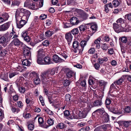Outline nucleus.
<instances>
[{
    "mask_svg": "<svg viewBox=\"0 0 131 131\" xmlns=\"http://www.w3.org/2000/svg\"><path fill=\"white\" fill-rule=\"evenodd\" d=\"M71 82L69 80H66L63 82V84L64 85L66 86H69Z\"/></svg>",
    "mask_w": 131,
    "mask_h": 131,
    "instance_id": "a18cd8bd",
    "label": "nucleus"
},
{
    "mask_svg": "<svg viewBox=\"0 0 131 131\" xmlns=\"http://www.w3.org/2000/svg\"><path fill=\"white\" fill-rule=\"evenodd\" d=\"M100 84V85L101 86H105L107 84V82H106L105 81L101 80L99 82Z\"/></svg>",
    "mask_w": 131,
    "mask_h": 131,
    "instance_id": "052dcab7",
    "label": "nucleus"
},
{
    "mask_svg": "<svg viewBox=\"0 0 131 131\" xmlns=\"http://www.w3.org/2000/svg\"><path fill=\"white\" fill-rule=\"evenodd\" d=\"M111 111L113 113L115 114H121V111L116 108L113 107L111 109Z\"/></svg>",
    "mask_w": 131,
    "mask_h": 131,
    "instance_id": "c756f323",
    "label": "nucleus"
},
{
    "mask_svg": "<svg viewBox=\"0 0 131 131\" xmlns=\"http://www.w3.org/2000/svg\"><path fill=\"white\" fill-rule=\"evenodd\" d=\"M39 78V75H38L34 79V84L36 85H37L40 84L41 80Z\"/></svg>",
    "mask_w": 131,
    "mask_h": 131,
    "instance_id": "cd10ccee",
    "label": "nucleus"
},
{
    "mask_svg": "<svg viewBox=\"0 0 131 131\" xmlns=\"http://www.w3.org/2000/svg\"><path fill=\"white\" fill-rule=\"evenodd\" d=\"M18 89L20 93H24L26 90L25 88L23 86H21Z\"/></svg>",
    "mask_w": 131,
    "mask_h": 131,
    "instance_id": "c03bdc74",
    "label": "nucleus"
},
{
    "mask_svg": "<svg viewBox=\"0 0 131 131\" xmlns=\"http://www.w3.org/2000/svg\"><path fill=\"white\" fill-rule=\"evenodd\" d=\"M52 59L53 61L56 63L62 62L64 61V59L59 57L56 54H54L53 56Z\"/></svg>",
    "mask_w": 131,
    "mask_h": 131,
    "instance_id": "ddd939ff",
    "label": "nucleus"
},
{
    "mask_svg": "<svg viewBox=\"0 0 131 131\" xmlns=\"http://www.w3.org/2000/svg\"><path fill=\"white\" fill-rule=\"evenodd\" d=\"M47 123L49 126L52 125L54 124V121L52 119L49 118L47 120Z\"/></svg>",
    "mask_w": 131,
    "mask_h": 131,
    "instance_id": "3c124183",
    "label": "nucleus"
},
{
    "mask_svg": "<svg viewBox=\"0 0 131 131\" xmlns=\"http://www.w3.org/2000/svg\"><path fill=\"white\" fill-rule=\"evenodd\" d=\"M0 53V56H5L6 54L7 53L6 51L5 50L3 49L1 51Z\"/></svg>",
    "mask_w": 131,
    "mask_h": 131,
    "instance_id": "603ef678",
    "label": "nucleus"
},
{
    "mask_svg": "<svg viewBox=\"0 0 131 131\" xmlns=\"http://www.w3.org/2000/svg\"><path fill=\"white\" fill-rule=\"evenodd\" d=\"M43 57H37V63L40 64H43L44 62H43V60H42V58Z\"/></svg>",
    "mask_w": 131,
    "mask_h": 131,
    "instance_id": "e433bc0d",
    "label": "nucleus"
},
{
    "mask_svg": "<svg viewBox=\"0 0 131 131\" xmlns=\"http://www.w3.org/2000/svg\"><path fill=\"white\" fill-rule=\"evenodd\" d=\"M101 117L103 123H107L109 120V116L106 113H104Z\"/></svg>",
    "mask_w": 131,
    "mask_h": 131,
    "instance_id": "f3484780",
    "label": "nucleus"
},
{
    "mask_svg": "<svg viewBox=\"0 0 131 131\" xmlns=\"http://www.w3.org/2000/svg\"><path fill=\"white\" fill-rule=\"evenodd\" d=\"M126 18L129 20H131V13L127 14L125 15Z\"/></svg>",
    "mask_w": 131,
    "mask_h": 131,
    "instance_id": "774afa93",
    "label": "nucleus"
},
{
    "mask_svg": "<svg viewBox=\"0 0 131 131\" xmlns=\"http://www.w3.org/2000/svg\"><path fill=\"white\" fill-rule=\"evenodd\" d=\"M75 74V73L73 71H69L67 73L66 75L68 78H70L74 76Z\"/></svg>",
    "mask_w": 131,
    "mask_h": 131,
    "instance_id": "7c9ffc66",
    "label": "nucleus"
},
{
    "mask_svg": "<svg viewBox=\"0 0 131 131\" xmlns=\"http://www.w3.org/2000/svg\"><path fill=\"white\" fill-rule=\"evenodd\" d=\"M9 41L6 33L0 38V43L1 44H5Z\"/></svg>",
    "mask_w": 131,
    "mask_h": 131,
    "instance_id": "9d476101",
    "label": "nucleus"
},
{
    "mask_svg": "<svg viewBox=\"0 0 131 131\" xmlns=\"http://www.w3.org/2000/svg\"><path fill=\"white\" fill-rule=\"evenodd\" d=\"M20 3V2L19 0H15L12 2L11 7H13L15 6H18Z\"/></svg>",
    "mask_w": 131,
    "mask_h": 131,
    "instance_id": "bb28decb",
    "label": "nucleus"
},
{
    "mask_svg": "<svg viewBox=\"0 0 131 131\" xmlns=\"http://www.w3.org/2000/svg\"><path fill=\"white\" fill-rule=\"evenodd\" d=\"M93 66L95 69L99 70L100 65L98 63H95L93 64Z\"/></svg>",
    "mask_w": 131,
    "mask_h": 131,
    "instance_id": "4d7b16f0",
    "label": "nucleus"
},
{
    "mask_svg": "<svg viewBox=\"0 0 131 131\" xmlns=\"http://www.w3.org/2000/svg\"><path fill=\"white\" fill-rule=\"evenodd\" d=\"M31 14V13L30 11L25 9L22 17L23 19H25L28 20Z\"/></svg>",
    "mask_w": 131,
    "mask_h": 131,
    "instance_id": "2eb2a0df",
    "label": "nucleus"
},
{
    "mask_svg": "<svg viewBox=\"0 0 131 131\" xmlns=\"http://www.w3.org/2000/svg\"><path fill=\"white\" fill-rule=\"evenodd\" d=\"M15 46H21L23 45V43L20 42L18 38L14 39L13 41Z\"/></svg>",
    "mask_w": 131,
    "mask_h": 131,
    "instance_id": "4be33fe9",
    "label": "nucleus"
},
{
    "mask_svg": "<svg viewBox=\"0 0 131 131\" xmlns=\"http://www.w3.org/2000/svg\"><path fill=\"white\" fill-rule=\"evenodd\" d=\"M18 73L17 72H10L9 74V77L11 78L14 77L15 75H17Z\"/></svg>",
    "mask_w": 131,
    "mask_h": 131,
    "instance_id": "ea45409f",
    "label": "nucleus"
},
{
    "mask_svg": "<svg viewBox=\"0 0 131 131\" xmlns=\"http://www.w3.org/2000/svg\"><path fill=\"white\" fill-rule=\"evenodd\" d=\"M71 95L69 94H66L65 96V101H69L70 100Z\"/></svg>",
    "mask_w": 131,
    "mask_h": 131,
    "instance_id": "bf43d9fd",
    "label": "nucleus"
},
{
    "mask_svg": "<svg viewBox=\"0 0 131 131\" xmlns=\"http://www.w3.org/2000/svg\"><path fill=\"white\" fill-rule=\"evenodd\" d=\"M95 113L98 115L103 114L104 113H106L104 109L102 108L101 109H98L95 111Z\"/></svg>",
    "mask_w": 131,
    "mask_h": 131,
    "instance_id": "393cba45",
    "label": "nucleus"
},
{
    "mask_svg": "<svg viewBox=\"0 0 131 131\" xmlns=\"http://www.w3.org/2000/svg\"><path fill=\"white\" fill-rule=\"evenodd\" d=\"M6 34L9 41L11 39L17 38L18 37V35H16V32L13 30H12V32L10 34L7 32Z\"/></svg>",
    "mask_w": 131,
    "mask_h": 131,
    "instance_id": "1a4fd4ad",
    "label": "nucleus"
},
{
    "mask_svg": "<svg viewBox=\"0 0 131 131\" xmlns=\"http://www.w3.org/2000/svg\"><path fill=\"white\" fill-rule=\"evenodd\" d=\"M98 63L100 64H102L104 62L102 59V58H98Z\"/></svg>",
    "mask_w": 131,
    "mask_h": 131,
    "instance_id": "338daca9",
    "label": "nucleus"
},
{
    "mask_svg": "<svg viewBox=\"0 0 131 131\" xmlns=\"http://www.w3.org/2000/svg\"><path fill=\"white\" fill-rule=\"evenodd\" d=\"M108 125L107 124H104L100 126L102 130L105 131L107 128V126Z\"/></svg>",
    "mask_w": 131,
    "mask_h": 131,
    "instance_id": "8fccbe9b",
    "label": "nucleus"
},
{
    "mask_svg": "<svg viewBox=\"0 0 131 131\" xmlns=\"http://www.w3.org/2000/svg\"><path fill=\"white\" fill-rule=\"evenodd\" d=\"M32 50L31 48L28 47L26 46H24L23 53L25 57L27 59H24L22 61L23 65L28 66H30L31 63L28 59H30L31 58V51Z\"/></svg>",
    "mask_w": 131,
    "mask_h": 131,
    "instance_id": "f03ea898",
    "label": "nucleus"
},
{
    "mask_svg": "<svg viewBox=\"0 0 131 131\" xmlns=\"http://www.w3.org/2000/svg\"><path fill=\"white\" fill-rule=\"evenodd\" d=\"M21 36L24 39V40L27 42H29L31 40V38L29 36L28 31L25 30L23 31L21 34Z\"/></svg>",
    "mask_w": 131,
    "mask_h": 131,
    "instance_id": "0eeeda50",
    "label": "nucleus"
},
{
    "mask_svg": "<svg viewBox=\"0 0 131 131\" xmlns=\"http://www.w3.org/2000/svg\"><path fill=\"white\" fill-rule=\"evenodd\" d=\"M44 61L46 63V64H49L51 63V59L49 57H47L45 58Z\"/></svg>",
    "mask_w": 131,
    "mask_h": 131,
    "instance_id": "473e14b6",
    "label": "nucleus"
},
{
    "mask_svg": "<svg viewBox=\"0 0 131 131\" xmlns=\"http://www.w3.org/2000/svg\"><path fill=\"white\" fill-rule=\"evenodd\" d=\"M65 37L66 39L68 41L69 46H70L73 37L71 32H70L66 33L65 35Z\"/></svg>",
    "mask_w": 131,
    "mask_h": 131,
    "instance_id": "9b49d317",
    "label": "nucleus"
},
{
    "mask_svg": "<svg viewBox=\"0 0 131 131\" xmlns=\"http://www.w3.org/2000/svg\"><path fill=\"white\" fill-rule=\"evenodd\" d=\"M16 19L17 27L19 28L23 27L26 23L28 21L25 19H23L22 17H21L20 19H17V18H16Z\"/></svg>",
    "mask_w": 131,
    "mask_h": 131,
    "instance_id": "39448f33",
    "label": "nucleus"
},
{
    "mask_svg": "<svg viewBox=\"0 0 131 131\" xmlns=\"http://www.w3.org/2000/svg\"><path fill=\"white\" fill-rule=\"evenodd\" d=\"M24 79V77H21L19 79H18L16 81V84L18 88L21 86L23 83L22 80H23Z\"/></svg>",
    "mask_w": 131,
    "mask_h": 131,
    "instance_id": "aec40b11",
    "label": "nucleus"
},
{
    "mask_svg": "<svg viewBox=\"0 0 131 131\" xmlns=\"http://www.w3.org/2000/svg\"><path fill=\"white\" fill-rule=\"evenodd\" d=\"M124 111L127 113H129L131 111V109L129 106H127L125 108Z\"/></svg>",
    "mask_w": 131,
    "mask_h": 131,
    "instance_id": "864d4df0",
    "label": "nucleus"
},
{
    "mask_svg": "<svg viewBox=\"0 0 131 131\" xmlns=\"http://www.w3.org/2000/svg\"><path fill=\"white\" fill-rule=\"evenodd\" d=\"M10 23L8 22L0 26V31H4L7 30L9 27Z\"/></svg>",
    "mask_w": 131,
    "mask_h": 131,
    "instance_id": "4468645a",
    "label": "nucleus"
},
{
    "mask_svg": "<svg viewBox=\"0 0 131 131\" xmlns=\"http://www.w3.org/2000/svg\"><path fill=\"white\" fill-rule=\"evenodd\" d=\"M91 107L89 106H88L86 108H84L81 111H79L78 113L79 118L80 119L85 117L88 113L90 110Z\"/></svg>",
    "mask_w": 131,
    "mask_h": 131,
    "instance_id": "7ed1b4c3",
    "label": "nucleus"
},
{
    "mask_svg": "<svg viewBox=\"0 0 131 131\" xmlns=\"http://www.w3.org/2000/svg\"><path fill=\"white\" fill-rule=\"evenodd\" d=\"M38 122L39 124L41 125L43 122V120L41 117H39L38 118Z\"/></svg>",
    "mask_w": 131,
    "mask_h": 131,
    "instance_id": "0e129e2a",
    "label": "nucleus"
},
{
    "mask_svg": "<svg viewBox=\"0 0 131 131\" xmlns=\"http://www.w3.org/2000/svg\"><path fill=\"white\" fill-rule=\"evenodd\" d=\"M80 22L78 19V18L75 17H72L70 20V22L71 24L73 25H77Z\"/></svg>",
    "mask_w": 131,
    "mask_h": 131,
    "instance_id": "a211bd4d",
    "label": "nucleus"
},
{
    "mask_svg": "<svg viewBox=\"0 0 131 131\" xmlns=\"http://www.w3.org/2000/svg\"><path fill=\"white\" fill-rule=\"evenodd\" d=\"M56 71V69H50L41 73L40 78L43 86L48 88L51 84L52 78L51 77L55 74Z\"/></svg>",
    "mask_w": 131,
    "mask_h": 131,
    "instance_id": "f257e3e1",
    "label": "nucleus"
},
{
    "mask_svg": "<svg viewBox=\"0 0 131 131\" xmlns=\"http://www.w3.org/2000/svg\"><path fill=\"white\" fill-rule=\"evenodd\" d=\"M11 110L13 113H17L20 111V109L18 108H16L13 107H12Z\"/></svg>",
    "mask_w": 131,
    "mask_h": 131,
    "instance_id": "79ce46f5",
    "label": "nucleus"
},
{
    "mask_svg": "<svg viewBox=\"0 0 131 131\" xmlns=\"http://www.w3.org/2000/svg\"><path fill=\"white\" fill-rule=\"evenodd\" d=\"M38 75V74L35 71H32L29 73V77L31 79H32L34 78H35Z\"/></svg>",
    "mask_w": 131,
    "mask_h": 131,
    "instance_id": "b1692460",
    "label": "nucleus"
},
{
    "mask_svg": "<svg viewBox=\"0 0 131 131\" xmlns=\"http://www.w3.org/2000/svg\"><path fill=\"white\" fill-rule=\"evenodd\" d=\"M131 122V121H119L118 122V123L119 126H124L125 127H127L129 125V123Z\"/></svg>",
    "mask_w": 131,
    "mask_h": 131,
    "instance_id": "f8f14e48",
    "label": "nucleus"
},
{
    "mask_svg": "<svg viewBox=\"0 0 131 131\" xmlns=\"http://www.w3.org/2000/svg\"><path fill=\"white\" fill-rule=\"evenodd\" d=\"M119 39L121 40L123 43H126L127 41V39L126 38V37H120L119 38Z\"/></svg>",
    "mask_w": 131,
    "mask_h": 131,
    "instance_id": "6e6d98bb",
    "label": "nucleus"
},
{
    "mask_svg": "<svg viewBox=\"0 0 131 131\" xmlns=\"http://www.w3.org/2000/svg\"><path fill=\"white\" fill-rule=\"evenodd\" d=\"M1 16L5 21L7 20L9 17L8 14L6 13L2 14L1 15Z\"/></svg>",
    "mask_w": 131,
    "mask_h": 131,
    "instance_id": "c85d7f7f",
    "label": "nucleus"
},
{
    "mask_svg": "<svg viewBox=\"0 0 131 131\" xmlns=\"http://www.w3.org/2000/svg\"><path fill=\"white\" fill-rule=\"evenodd\" d=\"M102 103L101 100H96L93 103V105H92V107L98 106L102 105Z\"/></svg>",
    "mask_w": 131,
    "mask_h": 131,
    "instance_id": "5701e85b",
    "label": "nucleus"
},
{
    "mask_svg": "<svg viewBox=\"0 0 131 131\" xmlns=\"http://www.w3.org/2000/svg\"><path fill=\"white\" fill-rule=\"evenodd\" d=\"M113 28L115 31L117 33H119L124 31L123 28L122 27L121 25L114 24L113 25Z\"/></svg>",
    "mask_w": 131,
    "mask_h": 131,
    "instance_id": "6e6552de",
    "label": "nucleus"
},
{
    "mask_svg": "<svg viewBox=\"0 0 131 131\" xmlns=\"http://www.w3.org/2000/svg\"><path fill=\"white\" fill-rule=\"evenodd\" d=\"M37 52V57H43L45 56V53L43 49H39Z\"/></svg>",
    "mask_w": 131,
    "mask_h": 131,
    "instance_id": "6ab92c4d",
    "label": "nucleus"
},
{
    "mask_svg": "<svg viewBox=\"0 0 131 131\" xmlns=\"http://www.w3.org/2000/svg\"><path fill=\"white\" fill-rule=\"evenodd\" d=\"M111 103V100L108 98L106 99L105 101V104L106 105H109Z\"/></svg>",
    "mask_w": 131,
    "mask_h": 131,
    "instance_id": "09e8293b",
    "label": "nucleus"
},
{
    "mask_svg": "<svg viewBox=\"0 0 131 131\" xmlns=\"http://www.w3.org/2000/svg\"><path fill=\"white\" fill-rule=\"evenodd\" d=\"M49 43L47 40H45L42 42V44L44 46H47L49 44Z\"/></svg>",
    "mask_w": 131,
    "mask_h": 131,
    "instance_id": "e2e57ef3",
    "label": "nucleus"
},
{
    "mask_svg": "<svg viewBox=\"0 0 131 131\" xmlns=\"http://www.w3.org/2000/svg\"><path fill=\"white\" fill-rule=\"evenodd\" d=\"M86 42L87 41L85 40H83L81 42L80 44L81 48V49H79V53H82L84 47L86 44Z\"/></svg>",
    "mask_w": 131,
    "mask_h": 131,
    "instance_id": "412c9836",
    "label": "nucleus"
},
{
    "mask_svg": "<svg viewBox=\"0 0 131 131\" xmlns=\"http://www.w3.org/2000/svg\"><path fill=\"white\" fill-rule=\"evenodd\" d=\"M92 78H89V85H91V86L93 88V86L94 85L95 83V80ZM94 89L96 88V87H93Z\"/></svg>",
    "mask_w": 131,
    "mask_h": 131,
    "instance_id": "a878e982",
    "label": "nucleus"
},
{
    "mask_svg": "<svg viewBox=\"0 0 131 131\" xmlns=\"http://www.w3.org/2000/svg\"><path fill=\"white\" fill-rule=\"evenodd\" d=\"M91 28L93 31H95L97 29V25L96 24H93L91 26Z\"/></svg>",
    "mask_w": 131,
    "mask_h": 131,
    "instance_id": "49530a36",
    "label": "nucleus"
},
{
    "mask_svg": "<svg viewBox=\"0 0 131 131\" xmlns=\"http://www.w3.org/2000/svg\"><path fill=\"white\" fill-rule=\"evenodd\" d=\"M78 46V42L77 41H74L73 42V46L74 48H77Z\"/></svg>",
    "mask_w": 131,
    "mask_h": 131,
    "instance_id": "5fc2aeb1",
    "label": "nucleus"
},
{
    "mask_svg": "<svg viewBox=\"0 0 131 131\" xmlns=\"http://www.w3.org/2000/svg\"><path fill=\"white\" fill-rule=\"evenodd\" d=\"M53 34V32L49 30L45 32L46 36L47 37H50Z\"/></svg>",
    "mask_w": 131,
    "mask_h": 131,
    "instance_id": "de8ad7c7",
    "label": "nucleus"
},
{
    "mask_svg": "<svg viewBox=\"0 0 131 131\" xmlns=\"http://www.w3.org/2000/svg\"><path fill=\"white\" fill-rule=\"evenodd\" d=\"M71 33L74 35H76L78 34L79 32V31L78 29L77 28H75L73 29L71 31Z\"/></svg>",
    "mask_w": 131,
    "mask_h": 131,
    "instance_id": "c9c22d12",
    "label": "nucleus"
},
{
    "mask_svg": "<svg viewBox=\"0 0 131 131\" xmlns=\"http://www.w3.org/2000/svg\"><path fill=\"white\" fill-rule=\"evenodd\" d=\"M116 22L117 23V24H118L121 25L124 23V20L122 18H120L116 21Z\"/></svg>",
    "mask_w": 131,
    "mask_h": 131,
    "instance_id": "a19ab883",
    "label": "nucleus"
},
{
    "mask_svg": "<svg viewBox=\"0 0 131 131\" xmlns=\"http://www.w3.org/2000/svg\"><path fill=\"white\" fill-rule=\"evenodd\" d=\"M101 48L103 51H106L108 48V45L105 43L102 44L101 46Z\"/></svg>",
    "mask_w": 131,
    "mask_h": 131,
    "instance_id": "f704fd0d",
    "label": "nucleus"
},
{
    "mask_svg": "<svg viewBox=\"0 0 131 131\" xmlns=\"http://www.w3.org/2000/svg\"><path fill=\"white\" fill-rule=\"evenodd\" d=\"M39 99L40 101V102L41 103L42 105L43 106H44L45 104V103L44 101L43 100V97L41 95H40L39 97Z\"/></svg>",
    "mask_w": 131,
    "mask_h": 131,
    "instance_id": "680f3d73",
    "label": "nucleus"
},
{
    "mask_svg": "<svg viewBox=\"0 0 131 131\" xmlns=\"http://www.w3.org/2000/svg\"><path fill=\"white\" fill-rule=\"evenodd\" d=\"M36 3L33 2L32 0H26L24 3V6L32 10L35 9Z\"/></svg>",
    "mask_w": 131,
    "mask_h": 131,
    "instance_id": "20e7f679",
    "label": "nucleus"
},
{
    "mask_svg": "<svg viewBox=\"0 0 131 131\" xmlns=\"http://www.w3.org/2000/svg\"><path fill=\"white\" fill-rule=\"evenodd\" d=\"M126 77V76L123 75L118 80L115 81L114 82V83L115 84V85H117L122 84L125 80Z\"/></svg>",
    "mask_w": 131,
    "mask_h": 131,
    "instance_id": "dca6fc26",
    "label": "nucleus"
},
{
    "mask_svg": "<svg viewBox=\"0 0 131 131\" xmlns=\"http://www.w3.org/2000/svg\"><path fill=\"white\" fill-rule=\"evenodd\" d=\"M88 17V15L85 13H82L81 15V20H85Z\"/></svg>",
    "mask_w": 131,
    "mask_h": 131,
    "instance_id": "72a5a7b5",
    "label": "nucleus"
},
{
    "mask_svg": "<svg viewBox=\"0 0 131 131\" xmlns=\"http://www.w3.org/2000/svg\"><path fill=\"white\" fill-rule=\"evenodd\" d=\"M7 92H8L9 94L11 95L12 96V94L14 95L15 94V92L14 91V90L12 86V85L10 86V88L9 90H8Z\"/></svg>",
    "mask_w": 131,
    "mask_h": 131,
    "instance_id": "2f4dec72",
    "label": "nucleus"
},
{
    "mask_svg": "<svg viewBox=\"0 0 131 131\" xmlns=\"http://www.w3.org/2000/svg\"><path fill=\"white\" fill-rule=\"evenodd\" d=\"M79 27L80 32L84 31L86 28V26L84 25H81Z\"/></svg>",
    "mask_w": 131,
    "mask_h": 131,
    "instance_id": "58836bf2",
    "label": "nucleus"
},
{
    "mask_svg": "<svg viewBox=\"0 0 131 131\" xmlns=\"http://www.w3.org/2000/svg\"><path fill=\"white\" fill-rule=\"evenodd\" d=\"M90 129V128L88 126H87L85 128L83 127L80 129L79 131H89Z\"/></svg>",
    "mask_w": 131,
    "mask_h": 131,
    "instance_id": "13d9d810",
    "label": "nucleus"
},
{
    "mask_svg": "<svg viewBox=\"0 0 131 131\" xmlns=\"http://www.w3.org/2000/svg\"><path fill=\"white\" fill-rule=\"evenodd\" d=\"M65 127V124L62 123H59L56 127L57 128H59L60 129H62L64 128Z\"/></svg>",
    "mask_w": 131,
    "mask_h": 131,
    "instance_id": "4c0bfd02",
    "label": "nucleus"
},
{
    "mask_svg": "<svg viewBox=\"0 0 131 131\" xmlns=\"http://www.w3.org/2000/svg\"><path fill=\"white\" fill-rule=\"evenodd\" d=\"M112 4L115 7H117L119 4V3L118 0H114L112 2Z\"/></svg>",
    "mask_w": 131,
    "mask_h": 131,
    "instance_id": "37998d69",
    "label": "nucleus"
},
{
    "mask_svg": "<svg viewBox=\"0 0 131 131\" xmlns=\"http://www.w3.org/2000/svg\"><path fill=\"white\" fill-rule=\"evenodd\" d=\"M25 9L22 8H19L17 9L15 14L16 18L17 19H20L21 17L23 15Z\"/></svg>",
    "mask_w": 131,
    "mask_h": 131,
    "instance_id": "423d86ee",
    "label": "nucleus"
},
{
    "mask_svg": "<svg viewBox=\"0 0 131 131\" xmlns=\"http://www.w3.org/2000/svg\"><path fill=\"white\" fill-rule=\"evenodd\" d=\"M28 129L32 130L34 128V125L32 124H30L28 126Z\"/></svg>",
    "mask_w": 131,
    "mask_h": 131,
    "instance_id": "69168bd1",
    "label": "nucleus"
}]
</instances>
